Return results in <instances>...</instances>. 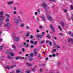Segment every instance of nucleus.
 <instances>
[{
  "mask_svg": "<svg viewBox=\"0 0 73 73\" xmlns=\"http://www.w3.org/2000/svg\"><path fill=\"white\" fill-rule=\"evenodd\" d=\"M18 19L15 20V23L16 25H17L19 24V23L22 22V21H21V17L20 16H18L17 17Z\"/></svg>",
  "mask_w": 73,
  "mask_h": 73,
  "instance_id": "obj_1",
  "label": "nucleus"
},
{
  "mask_svg": "<svg viewBox=\"0 0 73 73\" xmlns=\"http://www.w3.org/2000/svg\"><path fill=\"white\" fill-rule=\"evenodd\" d=\"M4 15V12L3 11H0V15H1L0 16V20H3L4 19V17L3 16Z\"/></svg>",
  "mask_w": 73,
  "mask_h": 73,
  "instance_id": "obj_2",
  "label": "nucleus"
},
{
  "mask_svg": "<svg viewBox=\"0 0 73 73\" xmlns=\"http://www.w3.org/2000/svg\"><path fill=\"white\" fill-rule=\"evenodd\" d=\"M47 6H48L47 4L45 3H44L43 4L42 7L46 11H48V10H47Z\"/></svg>",
  "mask_w": 73,
  "mask_h": 73,
  "instance_id": "obj_3",
  "label": "nucleus"
},
{
  "mask_svg": "<svg viewBox=\"0 0 73 73\" xmlns=\"http://www.w3.org/2000/svg\"><path fill=\"white\" fill-rule=\"evenodd\" d=\"M11 23H10V22H7V24H5V27H7V28H10V27H11V25L10 24Z\"/></svg>",
  "mask_w": 73,
  "mask_h": 73,
  "instance_id": "obj_4",
  "label": "nucleus"
},
{
  "mask_svg": "<svg viewBox=\"0 0 73 73\" xmlns=\"http://www.w3.org/2000/svg\"><path fill=\"white\" fill-rule=\"evenodd\" d=\"M50 27L53 32H56V31L54 30V27H53V26L51 24L50 25Z\"/></svg>",
  "mask_w": 73,
  "mask_h": 73,
  "instance_id": "obj_5",
  "label": "nucleus"
},
{
  "mask_svg": "<svg viewBox=\"0 0 73 73\" xmlns=\"http://www.w3.org/2000/svg\"><path fill=\"white\" fill-rule=\"evenodd\" d=\"M48 17V19L49 21H53V20L52 19V18L50 16L48 15L47 16Z\"/></svg>",
  "mask_w": 73,
  "mask_h": 73,
  "instance_id": "obj_6",
  "label": "nucleus"
},
{
  "mask_svg": "<svg viewBox=\"0 0 73 73\" xmlns=\"http://www.w3.org/2000/svg\"><path fill=\"white\" fill-rule=\"evenodd\" d=\"M33 52L35 56H37V49H35L34 50Z\"/></svg>",
  "mask_w": 73,
  "mask_h": 73,
  "instance_id": "obj_7",
  "label": "nucleus"
},
{
  "mask_svg": "<svg viewBox=\"0 0 73 73\" xmlns=\"http://www.w3.org/2000/svg\"><path fill=\"white\" fill-rule=\"evenodd\" d=\"M68 41L69 42H71V43H73V39L72 38L69 39V38H68Z\"/></svg>",
  "mask_w": 73,
  "mask_h": 73,
  "instance_id": "obj_8",
  "label": "nucleus"
},
{
  "mask_svg": "<svg viewBox=\"0 0 73 73\" xmlns=\"http://www.w3.org/2000/svg\"><path fill=\"white\" fill-rule=\"evenodd\" d=\"M37 37H38V38H42L44 37L43 35H38L37 36Z\"/></svg>",
  "mask_w": 73,
  "mask_h": 73,
  "instance_id": "obj_9",
  "label": "nucleus"
},
{
  "mask_svg": "<svg viewBox=\"0 0 73 73\" xmlns=\"http://www.w3.org/2000/svg\"><path fill=\"white\" fill-rule=\"evenodd\" d=\"M20 36H18L16 38H15V39L17 41H19V40H20Z\"/></svg>",
  "mask_w": 73,
  "mask_h": 73,
  "instance_id": "obj_10",
  "label": "nucleus"
},
{
  "mask_svg": "<svg viewBox=\"0 0 73 73\" xmlns=\"http://www.w3.org/2000/svg\"><path fill=\"white\" fill-rule=\"evenodd\" d=\"M30 56H29L28 57L29 61H33V60H34V59H33V58H30Z\"/></svg>",
  "mask_w": 73,
  "mask_h": 73,
  "instance_id": "obj_11",
  "label": "nucleus"
},
{
  "mask_svg": "<svg viewBox=\"0 0 73 73\" xmlns=\"http://www.w3.org/2000/svg\"><path fill=\"white\" fill-rule=\"evenodd\" d=\"M12 52V51L11 50H9L7 52V54H10Z\"/></svg>",
  "mask_w": 73,
  "mask_h": 73,
  "instance_id": "obj_12",
  "label": "nucleus"
},
{
  "mask_svg": "<svg viewBox=\"0 0 73 73\" xmlns=\"http://www.w3.org/2000/svg\"><path fill=\"white\" fill-rule=\"evenodd\" d=\"M14 3L15 2L13 1H11L9 2L8 3V4H9V5L12 4H13V3Z\"/></svg>",
  "mask_w": 73,
  "mask_h": 73,
  "instance_id": "obj_13",
  "label": "nucleus"
},
{
  "mask_svg": "<svg viewBox=\"0 0 73 73\" xmlns=\"http://www.w3.org/2000/svg\"><path fill=\"white\" fill-rule=\"evenodd\" d=\"M4 48V46H0V51H1Z\"/></svg>",
  "mask_w": 73,
  "mask_h": 73,
  "instance_id": "obj_14",
  "label": "nucleus"
},
{
  "mask_svg": "<svg viewBox=\"0 0 73 73\" xmlns=\"http://www.w3.org/2000/svg\"><path fill=\"white\" fill-rule=\"evenodd\" d=\"M3 20H0V27L1 26V25L3 24Z\"/></svg>",
  "mask_w": 73,
  "mask_h": 73,
  "instance_id": "obj_15",
  "label": "nucleus"
},
{
  "mask_svg": "<svg viewBox=\"0 0 73 73\" xmlns=\"http://www.w3.org/2000/svg\"><path fill=\"white\" fill-rule=\"evenodd\" d=\"M46 37L48 38L49 39H50L51 38V36L50 35H48V36H46Z\"/></svg>",
  "mask_w": 73,
  "mask_h": 73,
  "instance_id": "obj_16",
  "label": "nucleus"
},
{
  "mask_svg": "<svg viewBox=\"0 0 73 73\" xmlns=\"http://www.w3.org/2000/svg\"><path fill=\"white\" fill-rule=\"evenodd\" d=\"M16 72L17 73H20L21 72V71H20V70H16Z\"/></svg>",
  "mask_w": 73,
  "mask_h": 73,
  "instance_id": "obj_17",
  "label": "nucleus"
},
{
  "mask_svg": "<svg viewBox=\"0 0 73 73\" xmlns=\"http://www.w3.org/2000/svg\"><path fill=\"white\" fill-rule=\"evenodd\" d=\"M27 65L28 66H32V64L29 63H26Z\"/></svg>",
  "mask_w": 73,
  "mask_h": 73,
  "instance_id": "obj_18",
  "label": "nucleus"
},
{
  "mask_svg": "<svg viewBox=\"0 0 73 73\" xmlns=\"http://www.w3.org/2000/svg\"><path fill=\"white\" fill-rule=\"evenodd\" d=\"M12 47L14 49H15V48H16V46H15V44H13L12 46Z\"/></svg>",
  "mask_w": 73,
  "mask_h": 73,
  "instance_id": "obj_19",
  "label": "nucleus"
},
{
  "mask_svg": "<svg viewBox=\"0 0 73 73\" xmlns=\"http://www.w3.org/2000/svg\"><path fill=\"white\" fill-rule=\"evenodd\" d=\"M60 23L62 26L63 27V28H64V23L62 22H61Z\"/></svg>",
  "mask_w": 73,
  "mask_h": 73,
  "instance_id": "obj_20",
  "label": "nucleus"
},
{
  "mask_svg": "<svg viewBox=\"0 0 73 73\" xmlns=\"http://www.w3.org/2000/svg\"><path fill=\"white\" fill-rule=\"evenodd\" d=\"M53 44H54V45L55 47H57V45H56V43L54 42H53Z\"/></svg>",
  "mask_w": 73,
  "mask_h": 73,
  "instance_id": "obj_21",
  "label": "nucleus"
},
{
  "mask_svg": "<svg viewBox=\"0 0 73 73\" xmlns=\"http://www.w3.org/2000/svg\"><path fill=\"white\" fill-rule=\"evenodd\" d=\"M8 58H9L10 59H12V58H13L11 56L9 55H8L7 56Z\"/></svg>",
  "mask_w": 73,
  "mask_h": 73,
  "instance_id": "obj_22",
  "label": "nucleus"
},
{
  "mask_svg": "<svg viewBox=\"0 0 73 73\" xmlns=\"http://www.w3.org/2000/svg\"><path fill=\"white\" fill-rule=\"evenodd\" d=\"M16 65H14L11 66V68H12V69H13V68H14V67H15Z\"/></svg>",
  "mask_w": 73,
  "mask_h": 73,
  "instance_id": "obj_23",
  "label": "nucleus"
},
{
  "mask_svg": "<svg viewBox=\"0 0 73 73\" xmlns=\"http://www.w3.org/2000/svg\"><path fill=\"white\" fill-rule=\"evenodd\" d=\"M37 41H35L34 43V44L35 45H37Z\"/></svg>",
  "mask_w": 73,
  "mask_h": 73,
  "instance_id": "obj_24",
  "label": "nucleus"
},
{
  "mask_svg": "<svg viewBox=\"0 0 73 73\" xmlns=\"http://www.w3.org/2000/svg\"><path fill=\"white\" fill-rule=\"evenodd\" d=\"M10 54V55H11V56H15V54H14V53H13L11 52Z\"/></svg>",
  "mask_w": 73,
  "mask_h": 73,
  "instance_id": "obj_25",
  "label": "nucleus"
},
{
  "mask_svg": "<svg viewBox=\"0 0 73 73\" xmlns=\"http://www.w3.org/2000/svg\"><path fill=\"white\" fill-rule=\"evenodd\" d=\"M41 66H44L45 65V63H44L42 64H40Z\"/></svg>",
  "mask_w": 73,
  "mask_h": 73,
  "instance_id": "obj_26",
  "label": "nucleus"
},
{
  "mask_svg": "<svg viewBox=\"0 0 73 73\" xmlns=\"http://www.w3.org/2000/svg\"><path fill=\"white\" fill-rule=\"evenodd\" d=\"M20 58H21V57L18 56H17L15 58V59H16V60H18L19 59H20Z\"/></svg>",
  "mask_w": 73,
  "mask_h": 73,
  "instance_id": "obj_27",
  "label": "nucleus"
},
{
  "mask_svg": "<svg viewBox=\"0 0 73 73\" xmlns=\"http://www.w3.org/2000/svg\"><path fill=\"white\" fill-rule=\"evenodd\" d=\"M30 42L32 44H34V42L33 40H31L30 41Z\"/></svg>",
  "mask_w": 73,
  "mask_h": 73,
  "instance_id": "obj_28",
  "label": "nucleus"
},
{
  "mask_svg": "<svg viewBox=\"0 0 73 73\" xmlns=\"http://www.w3.org/2000/svg\"><path fill=\"white\" fill-rule=\"evenodd\" d=\"M58 28L61 31H62V29H61V27L60 26H58Z\"/></svg>",
  "mask_w": 73,
  "mask_h": 73,
  "instance_id": "obj_29",
  "label": "nucleus"
},
{
  "mask_svg": "<svg viewBox=\"0 0 73 73\" xmlns=\"http://www.w3.org/2000/svg\"><path fill=\"white\" fill-rule=\"evenodd\" d=\"M70 8L71 9H72V10H73V5H70Z\"/></svg>",
  "mask_w": 73,
  "mask_h": 73,
  "instance_id": "obj_30",
  "label": "nucleus"
},
{
  "mask_svg": "<svg viewBox=\"0 0 73 73\" xmlns=\"http://www.w3.org/2000/svg\"><path fill=\"white\" fill-rule=\"evenodd\" d=\"M6 69H9L10 67L9 66H7L6 67Z\"/></svg>",
  "mask_w": 73,
  "mask_h": 73,
  "instance_id": "obj_31",
  "label": "nucleus"
},
{
  "mask_svg": "<svg viewBox=\"0 0 73 73\" xmlns=\"http://www.w3.org/2000/svg\"><path fill=\"white\" fill-rule=\"evenodd\" d=\"M30 33L29 32H28V33H27V34L26 35V37H28L29 36V34Z\"/></svg>",
  "mask_w": 73,
  "mask_h": 73,
  "instance_id": "obj_32",
  "label": "nucleus"
},
{
  "mask_svg": "<svg viewBox=\"0 0 73 73\" xmlns=\"http://www.w3.org/2000/svg\"><path fill=\"white\" fill-rule=\"evenodd\" d=\"M32 71H33V72H35V68H33L32 69Z\"/></svg>",
  "mask_w": 73,
  "mask_h": 73,
  "instance_id": "obj_33",
  "label": "nucleus"
},
{
  "mask_svg": "<svg viewBox=\"0 0 73 73\" xmlns=\"http://www.w3.org/2000/svg\"><path fill=\"white\" fill-rule=\"evenodd\" d=\"M26 29L28 30H29V26H27L26 27Z\"/></svg>",
  "mask_w": 73,
  "mask_h": 73,
  "instance_id": "obj_34",
  "label": "nucleus"
},
{
  "mask_svg": "<svg viewBox=\"0 0 73 73\" xmlns=\"http://www.w3.org/2000/svg\"><path fill=\"white\" fill-rule=\"evenodd\" d=\"M25 73H30V71L29 70H27L25 72Z\"/></svg>",
  "mask_w": 73,
  "mask_h": 73,
  "instance_id": "obj_35",
  "label": "nucleus"
},
{
  "mask_svg": "<svg viewBox=\"0 0 73 73\" xmlns=\"http://www.w3.org/2000/svg\"><path fill=\"white\" fill-rule=\"evenodd\" d=\"M42 20H43L44 21H45V18L44 17H42Z\"/></svg>",
  "mask_w": 73,
  "mask_h": 73,
  "instance_id": "obj_36",
  "label": "nucleus"
},
{
  "mask_svg": "<svg viewBox=\"0 0 73 73\" xmlns=\"http://www.w3.org/2000/svg\"><path fill=\"white\" fill-rule=\"evenodd\" d=\"M24 24L23 23H22L21 24V27H22V28H23V27H24Z\"/></svg>",
  "mask_w": 73,
  "mask_h": 73,
  "instance_id": "obj_37",
  "label": "nucleus"
},
{
  "mask_svg": "<svg viewBox=\"0 0 73 73\" xmlns=\"http://www.w3.org/2000/svg\"><path fill=\"white\" fill-rule=\"evenodd\" d=\"M50 45L52 46V42H50L49 43Z\"/></svg>",
  "mask_w": 73,
  "mask_h": 73,
  "instance_id": "obj_38",
  "label": "nucleus"
},
{
  "mask_svg": "<svg viewBox=\"0 0 73 73\" xmlns=\"http://www.w3.org/2000/svg\"><path fill=\"white\" fill-rule=\"evenodd\" d=\"M22 50L23 52H25V49L24 48H22Z\"/></svg>",
  "mask_w": 73,
  "mask_h": 73,
  "instance_id": "obj_39",
  "label": "nucleus"
},
{
  "mask_svg": "<svg viewBox=\"0 0 73 73\" xmlns=\"http://www.w3.org/2000/svg\"><path fill=\"white\" fill-rule=\"evenodd\" d=\"M6 16L8 17H10V15L8 14H7L6 15Z\"/></svg>",
  "mask_w": 73,
  "mask_h": 73,
  "instance_id": "obj_40",
  "label": "nucleus"
},
{
  "mask_svg": "<svg viewBox=\"0 0 73 73\" xmlns=\"http://www.w3.org/2000/svg\"><path fill=\"white\" fill-rule=\"evenodd\" d=\"M30 56L31 57H33V53H31L30 54Z\"/></svg>",
  "mask_w": 73,
  "mask_h": 73,
  "instance_id": "obj_41",
  "label": "nucleus"
},
{
  "mask_svg": "<svg viewBox=\"0 0 73 73\" xmlns=\"http://www.w3.org/2000/svg\"><path fill=\"white\" fill-rule=\"evenodd\" d=\"M44 42H45L44 40H42L41 42V44H42V43H44Z\"/></svg>",
  "mask_w": 73,
  "mask_h": 73,
  "instance_id": "obj_42",
  "label": "nucleus"
},
{
  "mask_svg": "<svg viewBox=\"0 0 73 73\" xmlns=\"http://www.w3.org/2000/svg\"><path fill=\"white\" fill-rule=\"evenodd\" d=\"M9 21V20L8 19H6L5 20V21L6 22H7V21Z\"/></svg>",
  "mask_w": 73,
  "mask_h": 73,
  "instance_id": "obj_43",
  "label": "nucleus"
},
{
  "mask_svg": "<svg viewBox=\"0 0 73 73\" xmlns=\"http://www.w3.org/2000/svg\"><path fill=\"white\" fill-rule=\"evenodd\" d=\"M42 35L44 36V35H45V33H44V32H42Z\"/></svg>",
  "mask_w": 73,
  "mask_h": 73,
  "instance_id": "obj_44",
  "label": "nucleus"
},
{
  "mask_svg": "<svg viewBox=\"0 0 73 73\" xmlns=\"http://www.w3.org/2000/svg\"><path fill=\"white\" fill-rule=\"evenodd\" d=\"M33 36L32 35H30V38H33Z\"/></svg>",
  "mask_w": 73,
  "mask_h": 73,
  "instance_id": "obj_45",
  "label": "nucleus"
},
{
  "mask_svg": "<svg viewBox=\"0 0 73 73\" xmlns=\"http://www.w3.org/2000/svg\"><path fill=\"white\" fill-rule=\"evenodd\" d=\"M49 1H53V2H55V0H49Z\"/></svg>",
  "mask_w": 73,
  "mask_h": 73,
  "instance_id": "obj_46",
  "label": "nucleus"
},
{
  "mask_svg": "<svg viewBox=\"0 0 73 73\" xmlns=\"http://www.w3.org/2000/svg\"><path fill=\"white\" fill-rule=\"evenodd\" d=\"M39 27L41 29H42V28H43V27H42L41 26H39Z\"/></svg>",
  "mask_w": 73,
  "mask_h": 73,
  "instance_id": "obj_47",
  "label": "nucleus"
},
{
  "mask_svg": "<svg viewBox=\"0 0 73 73\" xmlns=\"http://www.w3.org/2000/svg\"><path fill=\"white\" fill-rule=\"evenodd\" d=\"M13 14H16L17 13V12L16 11H14L13 13Z\"/></svg>",
  "mask_w": 73,
  "mask_h": 73,
  "instance_id": "obj_48",
  "label": "nucleus"
},
{
  "mask_svg": "<svg viewBox=\"0 0 73 73\" xmlns=\"http://www.w3.org/2000/svg\"><path fill=\"white\" fill-rule=\"evenodd\" d=\"M64 12H65V13L67 12V10L65 9H64Z\"/></svg>",
  "mask_w": 73,
  "mask_h": 73,
  "instance_id": "obj_49",
  "label": "nucleus"
},
{
  "mask_svg": "<svg viewBox=\"0 0 73 73\" xmlns=\"http://www.w3.org/2000/svg\"><path fill=\"white\" fill-rule=\"evenodd\" d=\"M28 46H29V44H27L26 45V47H27V48H28Z\"/></svg>",
  "mask_w": 73,
  "mask_h": 73,
  "instance_id": "obj_50",
  "label": "nucleus"
},
{
  "mask_svg": "<svg viewBox=\"0 0 73 73\" xmlns=\"http://www.w3.org/2000/svg\"><path fill=\"white\" fill-rule=\"evenodd\" d=\"M19 13L21 15V14H22V13H23V12H22V11H20L19 12Z\"/></svg>",
  "mask_w": 73,
  "mask_h": 73,
  "instance_id": "obj_51",
  "label": "nucleus"
},
{
  "mask_svg": "<svg viewBox=\"0 0 73 73\" xmlns=\"http://www.w3.org/2000/svg\"><path fill=\"white\" fill-rule=\"evenodd\" d=\"M56 56V54H54L52 55V56L53 57H55V56Z\"/></svg>",
  "mask_w": 73,
  "mask_h": 73,
  "instance_id": "obj_52",
  "label": "nucleus"
},
{
  "mask_svg": "<svg viewBox=\"0 0 73 73\" xmlns=\"http://www.w3.org/2000/svg\"><path fill=\"white\" fill-rule=\"evenodd\" d=\"M60 36H63V34L62 33H60Z\"/></svg>",
  "mask_w": 73,
  "mask_h": 73,
  "instance_id": "obj_53",
  "label": "nucleus"
},
{
  "mask_svg": "<svg viewBox=\"0 0 73 73\" xmlns=\"http://www.w3.org/2000/svg\"><path fill=\"white\" fill-rule=\"evenodd\" d=\"M34 46H33V45H31V48H34Z\"/></svg>",
  "mask_w": 73,
  "mask_h": 73,
  "instance_id": "obj_54",
  "label": "nucleus"
},
{
  "mask_svg": "<svg viewBox=\"0 0 73 73\" xmlns=\"http://www.w3.org/2000/svg\"><path fill=\"white\" fill-rule=\"evenodd\" d=\"M60 64H61V62H59L57 63V65H60Z\"/></svg>",
  "mask_w": 73,
  "mask_h": 73,
  "instance_id": "obj_55",
  "label": "nucleus"
},
{
  "mask_svg": "<svg viewBox=\"0 0 73 73\" xmlns=\"http://www.w3.org/2000/svg\"><path fill=\"white\" fill-rule=\"evenodd\" d=\"M38 13L37 12H35V15H37Z\"/></svg>",
  "mask_w": 73,
  "mask_h": 73,
  "instance_id": "obj_56",
  "label": "nucleus"
},
{
  "mask_svg": "<svg viewBox=\"0 0 73 73\" xmlns=\"http://www.w3.org/2000/svg\"><path fill=\"white\" fill-rule=\"evenodd\" d=\"M37 33H38V32H40V31L39 30H37L36 31Z\"/></svg>",
  "mask_w": 73,
  "mask_h": 73,
  "instance_id": "obj_57",
  "label": "nucleus"
},
{
  "mask_svg": "<svg viewBox=\"0 0 73 73\" xmlns=\"http://www.w3.org/2000/svg\"><path fill=\"white\" fill-rule=\"evenodd\" d=\"M49 42V40H46V43H48V42Z\"/></svg>",
  "mask_w": 73,
  "mask_h": 73,
  "instance_id": "obj_58",
  "label": "nucleus"
},
{
  "mask_svg": "<svg viewBox=\"0 0 73 73\" xmlns=\"http://www.w3.org/2000/svg\"><path fill=\"white\" fill-rule=\"evenodd\" d=\"M26 42H29V40H27Z\"/></svg>",
  "mask_w": 73,
  "mask_h": 73,
  "instance_id": "obj_59",
  "label": "nucleus"
},
{
  "mask_svg": "<svg viewBox=\"0 0 73 73\" xmlns=\"http://www.w3.org/2000/svg\"><path fill=\"white\" fill-rule=\"evenodd\" d=\"M27 45V43L26 42H25L24 44V45L25 46Z\"/></svg>",
  "mask_w": 73,
  "mask_h": 73,
  "instance_id": "obj_60",
  "label": "nucleus"
},
{
  "mask_svg": "<svg viewBox=\"0 0 73 73\" xmlns=\"http://www.w3.org/2000/svg\"><path fill=\"white\" fill-rule=\"evenodd\" d=\"M16 8H17L16 7H15L14 8V10H15V11H16Z\"/></svg>",
  "mask_w": 73,
  "mask_h": 73,
  "instance_id": "obj_61",
  "label": "nucleus"
},
{
  "mask_svg": "<svg viewBox=\"0 0 73 73\" xmlns=\"http://www.w3.org/2000/svg\"><path fill=\"white\" fill-rule=\"evenodd\" d=\"M68 34L69 35H70L71 34V32L70 31L68 32Z\"/></svg>",
  "mask_w": 73,
  "mask_h": 73,
  "instance_id": "obj_62",
  "label": "nucleus"
},
{
  "mask_svg": "<svg viewBox=\"0 0 73 73\" xmlns=\"http://www.w3.org/2000/svg\"><path fill=\"white\" fill-rule=\"evenodd\" d=\"M53 51L54 52H56V49H54V50Z\"/></svg>",
  "mask_w": 73,
  "mask_h": 73,
  "instance_id": "obj_63",
  "label": "nucleus"
},
{
  "mask_svg": "<svg viewBox=\"0 0 73 73\" xmlns=\"http://www.w3.org/2000/svg\"><path fill=\"white\" fill-rule=\"evenodd\" d=\"M42 70V68H40V72H41V71Z\"/></svg>",
  "mask_w": 73,
  "mask_h": 73,
  "instance_id": "obj_64",
  "label": "nucleus"
}]
</instances>
